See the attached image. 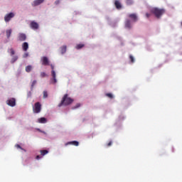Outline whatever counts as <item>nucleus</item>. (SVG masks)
I'll return each mask as SVG.
<instances>
[{"instance_id":"nucleus-1","label":"nucleus","mask_w":182,"mask_h":182,"mask_svg":"<svg viewBox=\"0 0 182 182\" xmlns=\"http://www.w3.org/2000/svg\"><path fill=\"white\" fill-rule=\"evenodd\" d=\"M129 18H130L131 20L127 19L125 21V28L127 29H131L132 23L137 22V16L135 14H129Z\"/></svg>"},{"instance_id":"nucleus-2","label":"nucleus","mask_w":182,"mask_h":182,"mask_svg":"<svg viewBox=\"0 0 182 182\" xmlns=\"http://www.w3.org/2000/svg\"><path fill=\"white\" fill-rule=\"evenodd\" d=\"M73 103V99L68 97V94H65L61 102L58 105V107H62V106H69V105H72Z\"/></svg>"},{"instance_id":"nucleus-3","label":"nucleus","mask_w":182,"mask_h":182,"mask_svg":"<svg viewBox=\"0 0 182 182\" xmlns=\"http://www.w3.org/2000/svg\"><path fill=\"white\" fill-rule=\"evenodd\" d=\"M51 70V76L52 77L50 80V85H56L58 83V80L56 79V72L55 71V65L50 64Z\"/></svg>"},{"instance_id":"nucleus-4","label":"nucleus","mask_w":182,"mask_h":182,"mask_svg":"<svg viewBox=\"0 0 182 182\" xmlns=\"http://www.w3.org/2000/svg\"><path fill=\"white\" fill-rule=\"evenodd\" d=\"M151 12L155 15L157 18H160L161 15L164 14V9H160L159 8H154L151 9Z\"/></svg>"},{"instance_id":"nucleus-5","label":"nucleus","mask_w":182,"mask_h":182,"mask_svg":"<svg viewBox=\"0 0 182 182\" xmlns=\"http://www.w3.org/2000/svg\"><path fill=\"white\" fill-rule=\"evenodd\" d=\"M42 110V105L41 102H38L33 106V113L38 114Z\"/></svg>"},{"instance_id":"nucleus-6","label":"nucleus","mask_w":182,"mask_h":182,"mask_svg":"<svg viewBox=\"0 0 182 182\" xmlns=\"http://www.w3.org/2000/svg\"><path fill=\"white\" fill-rule=\"evenodd\" d=\"M6 104L11 107H14L16 105V100L15 98H11L6 101Z\"/></svg>"},{"instance_id":"nucleus-7","label":"nucleus","mask_w":182,"mask_h":182,"mask_svg":"<svg viewBox=\"0 0 182 182\" xmlns=\"http://www.w3.org/2000/svg\"><path fill=\"white\" fill-rule=\"evenodd\" d=\"M14 16H15V14L14 13H9V14H6L4 16L5 22H9V21H11V19H12V18H14Z\"/></svg>"},{"instance_id":"nucleus-8","label":"nucleus","mask_w":182,"mask_h":182,"mask_svg":"<svg viewBox=\"0 0 182 182\" xmlns=\"http://www.w3.org/2000/svg\"><path fill=\"white\" fill-rule=\"evenodd\" d=\"M18 40L20 42H23V41H26V34H25V33H19L18 36Z\"/></svg>"},{"instance_id":"nucleus-9","label":"nucleus","mask_w":182,"mask_h":182,"mask_svg":"<svg viewBox=\"0 0 182 182\" xmlns=\"http://www.w3.org/2000/svg\"><path fill=\"white\" fill-rule=\"evenodd\" d=\"M30 27L31 28V29H39V24L35 21H31L30 23Z\"/></svg>"},{"instance_id":"nucleus-10","label":"nucleus","mask_w":182,"mask_h":182,"mask_svg":"<svg viewBox=\"0 0 182 182\" xmlns=\"http://www.w3.org/2000/svg\"><path fill=\"white\" fill-rule=\"evenodd\" d=\"M41 154L38 155L36 159V160H39L40 159H42L43 156L46 154V149L40 151Z\"/></svg>"},{"instance_id":"nucleus-11","label":"nucleus","mask_w":182,"mask_h":182,"mask_svg":"<svg viewBox=\"0 0 182 182\" xmlns=\"http://www.w3.org/2000/svg\"><path fill=\"white\" fill-rule=\"evenodd\" d=\"M45 0H35L32 4L33 6H38V5H41V4H43Z\"/></svg>"},{"instance_id":"nucleus-12","label":"nucleus","mask_w":182,"mask_h":182,"mask_svg":"<svg viewBox=\"0 0 182 182\" xmlns=\"http://www.w3.org/2000/svg\"><path fill=\"white\" fill-rule=\"evenodd\" d=\"M22 49L24 52H26V50H28V49H29V44L27 42H24L22 44Z\"/></svg>"},{"instance_id":"nucleus-13","label":"nucleus","mask_w":182,"mask_h":182,"mask_svg":"<svg viewBox=\"0 0 182 182\" xmlns=\"http://www.w3.org/2000/svg\"><path fill=\"white\" fill-rule=\"evenodd\" d=\"M69 144H72L73 146H79V141H68L65 144V146H69Z\"/></svg>"},{"instance_id":"nucleus-14","label":"nucleus","mask_w":182,"mask_h":182,"mask_svg":"<svg viewBox=\"0 0 182 182\" xmlns=\"http://www.w3.org/2000/svg\"><path fill=\"white\" fill-rule=\"evenodd\" d=\"M60 49L61 55H65V53H66V50H67L66 46H61Z\"/></svg>"},{"instance_id":"nucleus-15","label":"nucleus","mask_w":182,"mask_h":182,"mask_svg":"<svg viewBox=\"0 0 182 182\" xmlns=\"http://www.w3.org/2000/svg\"><path fill=\"white\" fill-rule=\"evenodd\" d=\"M114 4L117 9H122V4H120V1L116 0Z\"/></svg>"},{"instance_id":"nucleus-16","label":"nucleus","mask_w":182,"mask_h":182,"mask_svg":"<svg viewBox=\"0 0 182 182\" xmlns=\"http://www.w3.org/2000/svg\"><path fill=\"white\" fill-rule=\"evenodd\" d=\"M6 33L7 38L9 39V38H11V35L12 34V29L10 28L9 30H6Z\"/></svg>"},{"instance_id":"nucleus-17","label":"nucleus","mask_w":182,"mask_h":182,"mask_svg":"<svg viewBox=\"0 0 182 182\" xmlns=\"http://www.w3.org/2000/svg\"><path fill=\"white\" fill-rule=\"evenodd\" d=\"M8 53H10L11 56H14L15 55V50L14 48H9Z\"/></svg>"},{"instance_id":"nucleus-18","label":"nucleus","mask_w":182,"mask_h":182,"mask_svg":"<svg viewBox=\"0 0 182 182\" xmlns=\"http://www.w3.org/2000/svg\"><path fill=\"white\" fill-rule=\"evenodd\" d=\"M38 123H46V118L41 117L38 119Z\"/></svg>"},{"instance_id":"nucleus-19","label":"nucleus","mask_w":182,"mask_h":182,"mask_svg":"<svg viewBox=\"0 0 182 182\" xmlns=\"http://www.w3.org/2000/svg\"><path fill=\"white\" fill-rule=\"evenodd\" d=\"M41 64L44 66H46V56H44L41 58Z\"/></svg>"},{"instance_id":"nucleus-20","label":"nucleus","mask_w":182,"mask_h":182,"mask_svg":"<svg viewBox=\"0 0 182 182\" xmlns=\"http://www.w3.org/2000/svg\"><path fill=\"white\" fill-rule=\"evenodd\" d=\"M18 60V56L17 55H14L11 58V63H15Z\"/></svg>"},{"instance_id":"nucleus-21","label":"nucleus","mask_w":182,"mask_h":182,"mask_svg":"<svg viewBox=\"0 0 182 182\" xmlns=\"http://www.w3.org/2000/svg\"><path fill=\"white\" fill-rule=\"evenodd\" d=\"M32 70V65H27L26 67V72H27V73H29V72H31Z\"/></svg>"},{"instance_id":"nucleus-22","label":"nucleus","mask_w":182,"mask_h":182,"mask_svg":"<svg viewBox=\"0 0 182 182\" xmlns=\"http://www.w3.org/2000/svg\"><path fill=\"white\" fill-rule=\"evenodd\" d=\"M127 5H133L134 1L133 0H126Z\"/></svg>"},{"instance_id":"nucleus-23","label":"nucleus","mask_w":182,"mask_h":182,"mask_svg":"<svg viewBox=\"0 0 182 182\" xmlns=\"http://www.w3.org/2000/svg\"><path fill=\"white\" fill-rule=\"evenodd\" d=\"M83 46H85L84 44H78L76 46V49H82V48H83Z\"/></svg>"},{"instance_id":"nucleus-24","label":"nucleus","mask_w":182,"mask_h":182,"mask_svg":"<svg viewBox=\"0 0 182 182\" xmlns=\"http://www.w3.org/2000/svg\"><path fill=\"white\" fill-rule=\"evenodd\" d=\"M129 59H130L132 63H134V57H133V55H130Z\"/></svg>"},{"instance_id":"nucleus-25","label":"nucleus","mask_w":182,"mask_h":182,"mask_svg":"<svg viewBox=\"0 0 182 182\" xmlns=\"http://www.w3.org/2000/svg\"><path fill=\"white\" fill-rule=\"evenodd\" d=\"M106 96L107 97H109V99H113V94H112V93H107Z\"/></svg>"},{"instance_id":"nucleus-26","label":"nucleus","mask_w":182,"mask_h":182,"mask_svg":"<svg viewBox=\"0 0 182 182\" xmlns=\"http://www.w3.org/2000/svg\"><path fill=\"white\" fill-rule=\"evenodd\" d=\"M36 80H34L31 84V88L33 89V87H35V85H36Z\"/></svg>"},{"instance_id":"nucleus-27","label":"nucleus","mask_w":182,"mask_h":182,"mask_svg":"<svg viewBox=\"0 0 182 182\" xmlns=\"http://www.w3.org/2000/svg\"><path fill=\"white\" fill-rule=\"evenodd\" d=\"M16 147L17 149H21V150H23V151H26V150L23 149L21 146V145H19V144H16Z\"/></svg>"},{"instance_id":"nucleus-28","label":"nucleus","mask_w":182,"mask_h":182,"mask_svg":"<svg viewBox=\"0 0 182 182\" xmlns=\"http://www.w3.org/2000/svg\"><path fill=\"white\" fill-rule=\"evenodd\" d=\"M78 107H80V104H77L75 107H73V109L75 110V109H78Z\"/></svg>"},{"instance_id":"nucleus-29","label":"nucleus","mask_w":182,"mask_h":182,"mask_svg":"<svg viewBox=\"0 0 182 182\" xmlns=\"http://www.w3.org/2000/svg\"><path fill=\"white\" fill-rule=\"evenodd\" d=\"M125 117L124 115H121L119 117V120H124Z\"/></svg>"},{"instance_id":"nucleus-30","label":"nucleus","mask_w":182,"mask_h":182,"mask_svg":"<svg viewBox=\"0 0 182 182\" xmlns=\"http://www.w3.org/2000/svg\"><path fill=\"white\" fill-rule=\"evenodd\" d=\"M29 56V53H25L23 55V58H28Z\"/></svg>"},{"instance_id":"nucleus-31","label":"nucleus","mask_w":182,"mask_h":182,"mask_svg":"<svg viewBox=\"0 0 182 182\" xmlns=\"http://www.w3.org/2000/svg\"><path fill=\"white\" fill-rule=\"evenodd\" d=\"M45 76H46V73H41V77H45Z\"/></svg>"},{"instance_id":"nucleus-32","label":"nucleus","mask_w":182,"mask_h":182,"mask_svg":"<svg viewBox=\"0 0 182 182\" xmlns=\"http://www.w3.org/2000/svg\"><path fill=\"white\" fill-rule=\"evenodd\" d=\"M55 4L56 5H59V4H60V0H56V1H55Z\"/></svg>"},{"instance_id":"nucleus-33","label":"nucleus","mask_w":182,"mask_h":182,"mask_svg":"<svg viewBox=\"0 0 182 182\" xmlns=\"http://www.w3.org/2000/svg\"><path fill=\"white\" fill-rule=\"evenodd\" d=\"M49 65V59L46 58V65L48 66Z\"/></svg>"},{"instance_id":"nucleus-34","label":"nucleus","mask_w":182,"mask_h":182,"mask_svg":"<svg viewBox=\"0 0 182 182\" xmlns=\"http://www.w3.org/2000/svg\"><path fill=\"white\" fill-rule=\"evenodd\" d=\"M112 141H109L108 144H107V146H108V147H110V146H112Z\"/></svg>"},{"instance_id":"nucleus-35","label":"nucleus","mask_w":182,"mask_h":182,"mask_svg":"<svg viewBox=\"0 0 182 182\" xmlns=\"http://www.w3.org/2000/svg\"><path fill=\"white\" fill-rule=\"evenodd\" d=\"M146 18H150V14L146 13Z\"/></svg>"},{"instance_id":"nucleus-36","label":"nucleus","mask_w":182,"mask_h":182,"mask_svg":"<svg viewBox=\"0 0 182 182\" xmlns=\"http://www.w3.org/2000/svg\"><path fill=\"white\" fill-rule=\"evenodd\" d=\"M43 96H44V97H46V91H44V92H43Z\"/></svg>"},{"instance_id":"nucleus-37","label":"nucleus","mask_w":182,"mask_h":182,"mask_svg":"<svg viewBox=\"0 0 182 182\" xmlns=\"http://www.w3.org/2000/svg\"><path fill=\"white\" fill-rule=\"evenodd\" d=\"M110 26H113V27L116 26V25H113V24H112V23H110Z\"/></svg>"},{"instance_id":"nucleus-38","label":"nucleus","mask_w":182,"mask_h":182,"mask_svg":"<svg viewBox=\"0 0 182 182\" xmlns=\"http://www.w3.org/2000/svg\"><path fill=\"white\" fill-rule=\"evenodd\" d=\"M48 153H49V151L47 150V151H46V154H48Z\"/></svg>"}]
</instances>
